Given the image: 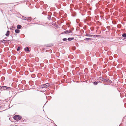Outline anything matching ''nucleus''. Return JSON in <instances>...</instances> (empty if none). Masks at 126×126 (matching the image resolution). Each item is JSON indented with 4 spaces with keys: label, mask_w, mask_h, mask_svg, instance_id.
Returning a JSON list of instances; mask_svg holds the SVG:
<instances>
[{
    "label": "nucleus",
    "mask_w": 126,
    "mask_h": 126,
    "mask_svg": "<svg viewBox=\"0 0 126 126\" xmlns=\"http://www.w3.org/2000/svg\"><path fill=\"white\" fill-rule=\"evenodd\" d=\"M20 32V30L18 29H17L15 30V32L16 33H18Z\"/></svg>",
    "instance_id": "nucleus-8"
},
{
    "label": "nucleus",
    "mask_w": 126,
    "mask_h": 126,
    "mask_svg": "<svg viewBox=\"0 0 126 126\" xmlns=\"http://www.w3.org/2000/svg\"><path fill=\"white\" fill-rule=\"evenodd\" d=\"M69 32V33H72V31L71 30H69L68 31Z\"/></svg>",
    "instance_id": "nucleus-21"
},
{
    "label": "nucleus",
    "mask_w": 126,
    "mask_h": 126,
    "mask_svg": "<svg viewBox=\"0 0 126 126\" xmlns=\"http://www.w3.org/2000/svg\"><path fill=\"white\" fill-rule=\"evenodd\" d=\"M24 50L26 52L29 51L30 52V50L29 48L28 47H27L24 48Z\"/></svg>",
    "instance_id": "nucleus-7"
},
{
    "label": "nucleus",
    "mask_w": 126,
    "mask_h": 126,
    "mask_svg": "<svg viewBox=\"0 0 126 126\" xmlns=\"http://www.w3.org/2000/svg\"><path fill=\"white\" fill-rule=\"evenodd\" d=\"M98 83V82H97L96 81L94 82V84L95 85H97V84Z\"/></svg>",
    "instance_id": "nucleus-18"
},
{
    "label": "nucleus",
    "mask_w": 126,
    "mask_h": 126,
    "mask_svg": "<svg viewBox=\"0 0 126 126\" xmlns=\"http://www.w3.org/2000/svg\"><path fill=\"white\" fill-rule=\"evenodd\" d=\"M91 39L90 38H86L85 39V40H87V41H89L90 40H91Z\"/></svg>",
    "instance_id": "nucleus-17"
},
{
    "label": "nucleus",
    "mask_w": 126,
    "mask_h": 126,
    "mask_svg": "<svg viewBox=\"0 0 126 126\" xmlns=\"http://www.w3.org/2000/svg\"><path fill=\"white\" fill-rule=\"evenodd\" d=\"M10 88L8 87H7L5 86H0V90H6L9 89Z\"/></svg>",
    "instance_id": "nucleus-4"
},
{
    "label": "nucleus",
    "mask_w": 126,
    "mask_h": 126,
    "mask_svg": "<svg viewBox=\"0 0 126 126\" xmlns=\"http://www.w3.org/2000/svg\"><path fill=\"white\" fill-rule=\"evenodd\" d=\"M86 36H87L90 37H92V35L90 34H86Z\"/></svg>",
    "instance_id": "nucleus-16"
},
{
    "label": "nucleus",
    "mask_w": 126,
    "mask_h": 126,
    "mask_svg": "<svg viewBox=\"0 0 126 126\" xmlns=\"http://www.w3.org/2000/svg\"><path fill=\"white\" fill-rule=\"evenodd\" d=\"M5 40H3L1 42L2 43H5Z\"/></svg>",
    "instance_id": "nucleus-22"
},
{
    "label": "nucleus",
    "mask_w": 126,
    "mask_h": 126,
    "mask_svg": "<svg viewBox=\"0 0 126 126\" xmlns=\"http://www.w3.org/2000/svg\"><path fill=\"white\" fill-rule=\"evenodd\" d=\"M38 24L39 25H43V26H45L44 25H43V24Z\"/></svg>",
    "instance_id": "nucleus-24"
},
{
    "label": "nucleus",
    "mask_w": 126,
    "mask_h": 126,
    "mask_svg": "<svg viewBox=\"0 0 126 126\" xmlns=\"http://www.w3.org/2000/svg\"><path fill=\"white\" fill-rule=\"evenodd\" d=\"M98 79L102 81L107 82L110 83H111L112 82L111 80L107 79H104L102 77H99Z\"/></svg>",
    "instance_id": "nucleus-1"
},
{
    "label": "nucleus",
    "mask_w": 126,
    "mask_h": 126,
    "mask_svg": "<svg viewBox=\"0 0 126 126\" xmlns=\"http://www.w3.org/2000/svg\"><path fill=\"white\" fill-rule=\"evenodd\" d=\"M9 31H7L6 33L5 34V35L6 36H8L9 34Z\"/></svg>",
    "instance_id": "nucleus-9"
},
{
    "label": "nucleus",
    "mask_w": 126,
    "mask_h": 126,
    "mask_svg": "<svg viewBox=\"0 0 126 126\" xmlns=\"http://www.w3.org/2000/svg\"><path fill=\"white\" fill-rule=\"evenodd\" d=\"M96 35H92V37H96Z\"/></svg>",
    "instance_id": "nucleus-23"
},
{
    "label": "nucleus",
    "mask_w": 126,
    "mask_h": 126,
    "mask_svg": "<svg viewBox=\"0 0 126 126\" xmlns=\"http://www.w3.org/2000/svg\"><path fill=\"white\" fill-rule=\"evenodd\" d=\"M99 82L101 83V82H100V81H99L98 83H99Z\"/></svg>",
    "instance_id": "nucleus-27"
},
{
    "label": "nucleus",
    "mask_w": 126,
    "mask_h": 126,
    "mask_svg": "<svg viewBox=\"0 0 126 126\" xmlns=\"http://www.w3.org/2000/svg\"><path fill=\"white\" fill-rule=\"evenodd\" d=\"M50 84L47 83L41 85V87L42 88H46L48 87L49 86Z\"/></svg>",
    "instance_id": "nucleus-3"
},
{
    "label": "nucleus",
    "mask_w": 126,
    "mask_h": 126,
    "mask_svg": "<svg viewBox=\"0 0 126 126\" xmlns=\"http://www.w3.org/2000/svg\"><path fill=\"white\" fill-rule=\"evenodd\" d=\"M56 126H57L56 125Z\"/></svg>",
    "instance_id": "nucleus-31"
},
{
    "label": "nucleus",
    "mask_w": 126,
    "mask_h": 126,
    "mask_svg": "<svg viewBox=\"0 0 126 126\" xmlns=\"http://www.w3.org/2000/svg\"><path fill=\"white\" fill-rule=\"evenodd\" d=\"M99 36V35H96V37H98Z\"/></svg>",
    "instance_id": "nucleus-25"
},
{
    "label": "nucleus",
    "mask_w": 126,
    "mask_h": 126,
    "mask_svg": "<svg viewBox=\"0 0 126 126\" xmlns=\"http://www.w3.org/2000/svg\"><path fill=\"white\" fill-rule=\"evenodd\" d=\"M22 27V26L19 25H17V28L18 29H20Z\"/></svg>",
    "instance_id": "nucleus-11"
},
{
    "label": "nucleus",
    "mask_w": 126,
    "mask_h": 126,
    "mask_svg": "<svg viewBox=\"0 0 126 126\" xmlns=\"http://www.w3.org/2000/svg\"><path fill=\"white\" fill-rule=\"evenodd\" d=\"M2 78H4V77H2Z\"/></svg>",
    "instance_id": "nucleus-26"
},
{
    "label": "nucleus",
    "mask_w": 126,
    "mask_h": 126,
    "mask_svg": "<svg viewBox=\"0 0 126 126\" xmlns=\"http://www.w3.org/2000/svg\"><path fill=\"white\" fill-rule=\"evenodd\" d=\"M27 19H26V20H27L28 22H30L32 20V18L31 17H27Z\"/></svg>",
    "instance_id": "nucleus-5"
},
{
    "label": "nucleus",
    "mask_w": 126,
    "mask_h": 126,
    "mask_svg": "<svg viewBox=\"0 0 126 126\" xmlns=\"http://www.w3.org/2000/svg\"><path fill=\"white\" fill-rule=\"evenodd\" d=\"M47 18L49 20H50L51 19V16L49 15H48L47 17Z\"/></svg>",
    "instance_id": "nucleus-15"
},
{
    "label": "nucleus",
    "mask_w": 126,
    "mask_h": 126,
    "mask_svg": "<svg viewBox=\"0 0 126 126\" xmlns=\"http://www.w3.org/2000/svg\"><path fill=\"white\" fill-rule=\"evenodd\" d=\"M49 97H50V98H51V97L50 96Z\"/></svg>",
    "instance_id": "nucleus-29"
},
{
    "label": "nucleus",
    "mask_w": 126,
    "mask_h": 126,
    "mask_svg": "<svg viewBox=\"0 0 126 126\" xmlns=\"http://www.w3.org/2000/svg\"><path fill=\"white\" fill-rule=\"evenodd\" d=\"M63 33H65V34L68 33H69L68 31L67 30H66V31H64V32H63Z\"/></svg>",
    "instance_id": "nucleus-14"
},
{
    "label": "nucleus",
    "mask_w": 126,
    "mask_h": 126,
    "mask_svg": "<svg viewBox=\"0 0 126 126\" xmlns=\"http://www.w3.org/2000/svg\"><path fill=\"white\" fill-rule=\"evenodd\" d=\"M36 18H34V19H35Z\"/></svg>",
    "instance_id": "nucleus-28"
},
{
    "label": "nucleus",
    "mask_w": 126,
    "mask_h": 126,
    "mask_svg": "<svg viewBox=\"0 0 126 126\" xmlns=\"http://www.w3.org/2000/svg\"><path fill=\"white\" fill-rule=\"evenodd\" d=\"M122 36L126 38V33H123L122 34Z\"/></svg>",
    "instance_id": "nucleus-13"
},
{
    "label": "nucleus",
    "mask_w": 126,
    "mask_h": 126,
    "mask_svg": "<svg viewBox=\"0 0 126 126\" xmlns=\"http://www.w3.org/2000/svg\"><path fill=\"white\" fill-rule=\"evenodd\" d=\"M67 39L66 38H63V40L64 41H66L67 40Z\"/></svg>",
    "instance_id": "nucleus-20"
},
{
    "label": "nucleus",
    "mask_w": 126,
    "mask_h": 126,
    "mask_svg": "<svg viewBox=\"0 0 126 126\" xmlns=\"http://www.w3.org/2000/svg\"><path fill=\"white\" fill-rule=\"evenodd\" d=\"M20 48V47H18L17 49L16 50L17 51H19Z\"/></svg>",
    "instance_id": "nucleus-19"
},
{
    "label": "nucleus",
    "mask_w": 126,
    "mask_h": 126,
    "mask_svg": "<svg viewBox=\"0 0 126 126\" xmlns=\"http://www.w3.org/2000/svg\"><path fill=\"white\" fill-rule=\"evenodd\" d=\"M74 37H69L68 38V40L69 41H71L74 39Z\"/></svg>",
    "instance_id": "nucleus-10"
},
{
    "label": "nucleus",
    "mask_w": 126,
    "mask_h": 126,
    "mask_svg": "<svg viewBox=\"0 0 126 126\" xmlns=\"http://www.w3.org/2000/svg\"><path fill=\"white\" fill-rule=\"evenodd\" d=\"M26 17H25L24 16H22L21 18L22 19H23L25 20H26V19H27V18H26Z\"/></svg>",
    "instance_id": "nucleus-12"
},
{
    "label": "nucleus",
    "mask_w": 126,
    "mask_h": 126,
    "mask_svg": "<svg viewBox=\"0 0 126 126\" xmlns=\"http://www.w3.org/2000/svg\"><path fill=\"white\" fill-rule=\"evenodd\" d=\"M52 25L54 26L55 27L57 28L58 26V25L56 23L52 22L51 23Z\"/></svg>",
    "instance_id": "nucleus-6"
},
{
    "label": "nucleus",
    "mask_w": 126,
    "mask_h": 126,
    "mask_svg": "<svg viewBox=\"0 0 126 126\" xmlns=\"http://www.w3.org/2000/svg\"><path fill=\"white\" fill-rule=\"evenodd\" d=\"M45 24H47V23H45Z\"/></svg>",
    "instance_id": "nucleus-30"
},
{
    "label": "nucleus",
    "mask_w": 126,
    "mask_h": 126,
    "mask_svg": "<svg viewBox=\"0 0 126 126\" xmlns=\"http://www.w3.org/2000/svg\"><path fill=\"white\" fill-rule=\"evenodd\" d=\"M13 118L15 120L18 121L21 119L22 117L19 115H16L14 116Z\"/></svg>",
    "instance_id": "nucleus-2"
}]
</instances>
